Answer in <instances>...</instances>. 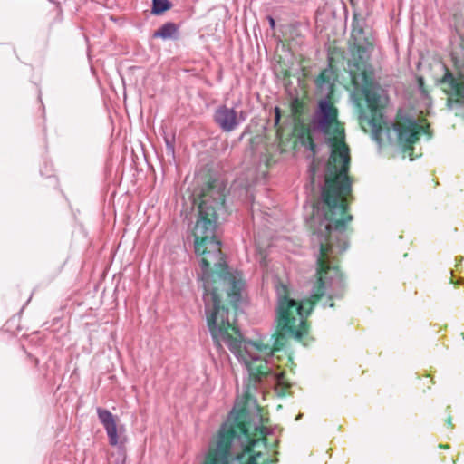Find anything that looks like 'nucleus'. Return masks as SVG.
I'll use <instances>...</instances> for the list:
<instances>
[{"mask_svg": "<svg viewBox=\"0 0 464 464\" xmlns=\"http://www.w3.org/2000/svg\"><path fill=\"white\" fill-rule=\"evenodd\" d=\"M164 141L166 145V153L168 156H170L171 158H175V136L174 134L172 136L165 135L164 136Z\"/></svg>", "mask_w": 464, "mask_h": 464, "instance_id": "nucleus-11", "label": "nucleus"}, {"mask_svg": "<svg viewBox=\"0 0 464 464\" xmlns=\"http://www.w3.org/2000/svg\"><path fill=\"white\" fill-rule=\"evenodd\" d=\"M366 20L359 13L354 12L352 20V38L356 51L348 62L349 74L357 92L364 99L366 106L352 95L355 114L359 123L365 132H370L372 139L379 145L386 140L391 145H397L403 149L402 158H406L411 145L420 135L431 138L429 126L420 123L413 116L398 113L395 121L384 116V108L388 103L386 91L375 79L370 58L373 48L371 32L365 30ZM413 159L410 157V160Z\"/></svg>", "mask_w": 464, "mask_h": 464, "instance_id": "nucleus-3", "label": "nucleus"}, {"mask_svg": "<svg viewBox=\"0 0 464 464\" xmlns=\"http://www.w3.org/2000/svg\"><path fill=\"white\" fill-rule=\"evenodd\" d=\"M343 135L339 128V110L330 98L317 102L310 120L307 135L300 137L302 145L312 153L306 189L320 197L313 205L314 231L345 237L344 232L353 216L347 214L346 196L352 190L348 177L350 154L341 140L337 150L334 140Z\"/></svg>", "mask_w": 464, "mask_h": 464, "instance_id": "nucleus-2", "label": "nucleus"}, {"mask_svg": "<svg viewBox=\"0 0 464 464\" xmlns=\"http://www.w3.org/2000/svg\"><path fill=\"white\" fill-rule=\"evenodd\" d=\"M266 19L268 21V24H269V26L272 30H274L276 28V20L274 19L273 16L271 15H267L266 16Z\"/></svg>", "mask_w": 464, "mask_h": 464, "instance_id": "nucleus-14", "label": "nucleus"}, {"mask_svg": "<svg viewBox=\"0 0 464 464\" xmlns=\"http://www.w3.org/2000/svg\"><path fill=\"white\" fill-rule=\"evenodd\" d=\"M335 82V72L331 64L324 68L314 79L317 89L331 91Z\"/></svg>", "mask_w": 464, "mask_h": 464, "instance_id": "nucleus-8", "label": "nucleus"}, {"mask_svg": "<svg viewBox=\"0 0 464 464\" xmlns=\"http://www.w3.org/2000/svg\"><path fill=\"white\" fill-rule=\"evenodd\" d=\"M213 120L224 132L235 130L245 121V118L237 119V112L234 108H228L226 105H221L216 109Z\"/></svg>", "mask_w": 464, "mask_h": 464, "instance_id": "nucleus-5", "label": "nucleus"}, {"mask_svg": "<svg viewBox=\"0 0 464 464\" xmlns=\"http://www.w3.org/2000/svg\"><path fill=\"white\" fill-rule=\"evenodd\" d=\"M113 464H125L123 459H117Z\"/></svg>", "mask_w": 464, "mask_h": 464, "instance_id": "nucleus-17", "label": "nucleus"}, {"mask_svg": "<svg viewBox=\"0 0 464 464\" xmlns=\"http://www.w3.org/2000/svg\"><path fill=\"white\" fill-rule=\"evenodd\" d=\"M281 120V110L279 107H275V125H278Z\"/></svg>", "mask_w": 464, "mask_h": 464, "instance_id": "nucleus-13", "label": "nucleus"}, {"mask_svg": "<svg viewBox=\"0 0 464 464\" xmlns=\"http://www.w3.org/2000/svg\"><path fill=\"white\" fill-rule=\"evenodd\" d=\"M269 458H205L202 464H272Z\"/></svg>", "mask_w": 464, "mask_h": 464, "instance_id": "nucleus-7", "label": "nucleus"}, {"mask_svg": "<svg viewBox=\"0 0 464 464\" xmlns=\"http://www.w3.org/2000/svg\"><path fill=\"white\" fill-rule=\"evenodd\" d=\"M247 132H248V129H246V130H245L240 134V136L238 137V140H239V141H240V140H242L245 138V136H246V134Z\"/></svg>", "mask_w": 464, "mask_h": 464, "instance_id": "nucleus-15", "label": "nucleus"}, {"mask_svg": "<svg viewBox=\"0 0 464 464\" xmlns=\"http://www.w3.org/2000/svg\"><path fill=\"white\" fill-rule=\"evenodd\" d=\"M98 418L106 430L109 438V442L111 446H116L119 443L117 425L113 414L102 408H97Z\"/></svg>", "mask_w": 464, "mask_h": 464, "instance_id": "nucleus-6", "label": "nucleus"}, {"mask_svg": "<svg viewBox=\"0 0 464 464\" xmlns=\"http://www.w3.org/2000/svg\"><path fill=\"white\" fill-rule=\"evenodd\" d=\"M418 84H419V92L420 93L421 98L424 100L425 103H428L430 102V96H429L427 90L424 88V82H423L422 78H420L418 80Z\"/></svg>", "mask_w": 464, "mask_h": 464, "instance_id": "nucleus-12", "label": "nucleus"}, {"mask_svg": "<svg viewBox=\"0 0 464 464\" xmlns=\"http://www.w3.org/2000/svg\"><path fill=\"white\" fill-rule=\"evenodd\" d=\"M172 7L169 0H152L151 14L160 15Z\"/></svg>", "mask_w": 464, "mask_h": 464, "instance_id": "nucleus-10", "label": "nucleus"}, {"mask_svg": "<svg viewBox=\"0 0 464 464\" xmlns=\"http://www.w3.org/2000/svg\"><path fill=\"white\" fill-rule=\"evenodd\" d=\"M245 118L246 119V113L244 111H240L239 114H237V119Z\"/></svg>", "mask_w": 464, "mask_h": 464, "instance_id": "nucleus-16", "label": "nucleus"}, {"mask_svg": "<svg viewBox=\"0 0 464 464\" xmlns=\"http://www.w3.org/2000/svg\"><path fill=\"white\" fill-rule=\"evenodd\" d=\"M198 217L193 229L195 253L200 256L207 325L218 350L222 343L244 364L249 376L258 382H275L282 384L284 372L276 368L275 353L284 351L287 338L301 341L308 334L304 322L314 304L334 307V298H341L345 282L335 256L348 247L346 237H334L313 231L311 247L315 257V273L312 281L311 297L299 303L292 289L276 281V320L279 334L270 336L266 343L246 341L234 321L229 318L225 299L237 308L242 301L244 282L221 263V242L216 229L218 218L226 212L225 186L212 180L202 188Z\"/></svg>", "mask_w": 464, "mask_h": 464, "instance_id": "nucleus-1", "label": "nucleus"}, {"mask_svg": "<svg viewBox=\"0 0 464 464\" xmlns=\"http://www.w3.org/2000/svg\"><path fill=\"white\" fill-rule=\"evenodd\" d=\"M152 37L177 40L179 37V26L173 22H167L153 33Z\"/></svg>", "mask_w": 464, "mask_h": 464, "instance_id": "nucleus-9", "label": "nucleus"}, {"mask_svg": "<svg viewBox=\"0 0 464 464\" xmlns=\"http://www.w3.org/2000/svg\"><path fill=\"white\" fill-rule=\"evenodd\" d=\"M451 420H451V418H449V419H448V424H449V425H451Z\"/></svg>", "mask_w": 464, "mask_h": 464, "instance_id": "nucleus-18", "label": "nucleus"}, {"mask_svg": "<svg viewBox=\"0 0 464 464\" xmlns=\"http://www.w3.org/2000/svg\"><path fill=\"white\" fill-rule=\"evenodd\" d=\"M451 59L455 72L442 65L443 74L437 80V85L447 95L446 106L457 116H464V35H459Z\"/></svg>", "mask_w": 464, "mask_h": 464, "instance_id": "nucleus-4", "label": "nucleus"}]
</instances>
